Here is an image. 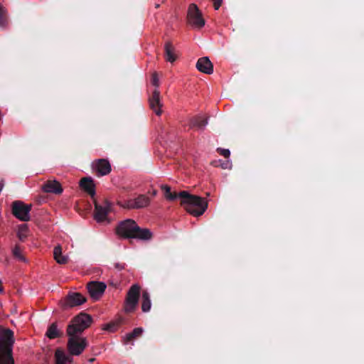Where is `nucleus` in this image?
<instances>
[{
    "mask_svg": "<svg viewBox=\"0 0 364 364\" xmlns=\"http://www.w3.org/2000/svg\"><path fill=\"white\" fill-rule=\"evenodd\" d=\"M116 232L124 238H136L141 240H149L152 232L147 228H140L133 220H125L117 225Z\"/></svg>",
    "mask_w": 364,
    "mask_h": 364,
    "instance_id": "obj_1",
    "label": "nucleus"
},
{
    "mask_svg": "<svg viewBox=\"0 0 364 364\" xmlns=\"http://www.w3.org/2000/svg\"><path fill=\"white\" fill-rule=\"evenodd\" d=\"M178 197L181 199V205L193 216L203 215L208 208V202L205 198L191 195L187 191L180 192Z\"/></svg>",
    "mask_w": 364,
    "mask_h": 364,
    "instance_id": "obj_2",
    "label": "nucleus"
},
{
    "mask_svg": "<svg viewBox=\"0 0 364 364\" xmlns=\"http://www.w3.org/2000/svg\"><path fill=\"white\" fill-rule=\"evenodd\" d=\"M14 333L0 326V364H14L12 356Z\"/></svg>",
    "mask_w": 364,
    "mask_h": 364,
    "instance_id": "obj_3",
    "label": "nucleus"
},
{
    "mask_svg": "<svg viewBox=\"0 0 364 364\" xmlns=\"http://www.w3.org/2000/svg\"><path fill=\"white\" fill-rule=\"evenodd\" d=\"M92 323V317L85 313H80L73 318L67 328V334L80 335Z\"/></svg>",
    "mask_w": 364,
    "mask_h": 364,
    "instance_id": "obj_4",
    "label": "nucleus"
},
{
    "mask_svg": "<svg viewBox=\"0 0 364 364\" xmlns=\"http://www.w3.org/2000/svg\"><path fill=\"white\" fill-rule=\"evenodd\" d=\"M67 348L70 355H80L88 346L87 338L80 335L68 334Z\"/></svg>",
    "mask_w": 364,
    "mask_h": 364,
    "instance_id": "obj_5",
    "label": "nucleus"
},
{
    "mask_svg": "<svg viewBox=\"0 0 364 364\" xmlns=\"http://www.w3.org/2000/svg\"><path fill=\"white\" fill-rule=\"evenodd\" d=\"M187 22L190 26L196 29L202 28L205 24L202 12L195 4H191L188 6Z\"/></svg>",
    "mask_w": 364,
    "mask_h": 364,
    "instance_id": "obj_6",
    "label": "nucleus"
},
{
    "mask_svg": "<svg viewBox=\"0 0 364 364\" xmlns=\"http://www.w3.org/2000/svg\"><path fill=\"white\" fill-rule=\"evenodd\" d=\"M141 287L139 284H133L129 289L124 304L126 313L134 312L138 305Z\"/></svg>",
    "mask_w": 364,
    "mask_h": 364,
    "instance_id": "obj_7",
    "label": "nucleus"
},
{
    "mask_svg": "<svg viewBox=\"0 0 364 364\" xmlns=\"http://www.w3.org/2000/svg\"><path fill=\"white\" fill-rule=\"evenodd\" d=\"M120 207L127 209H139L146 208L150 204V199L145 195H139L134 198L122 200L118 202Z\"/></svg>",
    "mask_w": 364,
    "mask_h": 364,
    "instance_id": "obj_8",
    "label": "nucleus"
},
{
    "mask_svg": "<svg viewBox=\"0 0 364 364\" xmlns=\"http://www.w3.org/2000/svg\"><path fill=\"white\" fill-rule=\"evenodd\" d=\"M31 204H25L21 200H16L12 203V213L21 221L26 222L31 218Z\"/></svg>",
    "mask_w": 364,
    "mask_h": 364,
    "instance_id": "obj_9",
    "label": "nucleus"
},
{
    "mask_svg": "<svg viewBox=\"0 0 364 364\" xmlns=\"http://www.w3.org/2000/svg\"><path fill=\"white\" fill-rule=\"evenodd\" d=\"M92 171L97 176L108 175L112 171V166L109 161L105 159H97L92 163Z\"/></svg>",
    "mask_w": 364,
    "mask_h": 364,
    "instance_id": "obj_10",
    "label": "nucleus"
},
{
    "mask_svg": "<svg viewBox=\"0 0 364 364\" xmlns=\"http://www.w3.org/2000/svg\"><path fill=\"white\" fill-rule=\"evenodd\" d=\"M86 301V298L80 293L69 294L63 301L61 305L64 309L72 308L80 306Z\"/></svg>",
    "mask_w": 364,
    "mask_h": 364,
    "instance_id": "obj_11",
    "label": "nucleus"
},
{
    "mask_svg": "<svg viewBox=\"0 0 364 364\" xmlns=\"http://www.w3.org/2000/svg\"><path fill=\"white\" fill-rule=\"evenodd\" d=\"M87 287L91 298L98 300L105 292L107 285L101 282H90L87 284Z\"/></svg>",
    "mask_w": 364,
    "mask_h": 364,
    "instance_id": "obj_12",
    "label": "nucleus"
},
{
    "mask_svg": "<svg viewBox=\"0 0 364 364\" xmlns=\"http://www.w3.org/2000/svg\"><path fill=\"white\" fill-rule=\"evenodd\" d=\"M150 108L156 115H161L162 113V103L161 101L160 92L158 89H154L151 96L149 100Z\"/></svg>",
    "mask_w": 364,
    "mask_h": 364,
    "instance_id": "obj_13",
    "label": "nucleus"
},
{
    "mask_svg": "<svg viewBox=\"0 0 364 364\" xmlns=\"http://www.w3.org/2000/svg\"><path fill=\"white\" fill-rule=\"evenodd\" d=\"M42 190L46 193L60 195L63 193V188L60 182L56 180H48L42 186Z\"/></svg>",
    "mask_w": 364,
    "mask_h": 364,
    "instance_id": "obj_14",
    "label": "nucleus"
},
{
    "mask_svg": "<svg viewBox=\"0 0 364 364\" xmlns=\"http://www.w3.org/2000/svg\"><path fill=\"white\" fill-rule=\"evenodd\" d=\"M109 210L110 205L108 203H105L103 205L95 204V219L99 223L106 220Z\"/></svg>",
    "mask_w": 364,
    "mask_h": 364,
    "instance_id": "obj_15",
    "label": "nucleus"
},
{
    "mask_svg": "<svg viewBox=\"0 0 364 364\" xmlns=\"http://www.w3.org/2000/svg\"><path fill=\"white\" fill-rule=\"evenodd\" d=\"M197 69L203 73L211 74L213 72V65L208 57H203L198 60Z\"/></svg>",
    "mask_w": 364,
    "mask_h": 364,
    "instance_id": "obj_16",
    "label": "nucleus"
},
{
    "mask_svg": "<svg viewBox=\"0 0 364 364\" xmlns=\"http://www.w3.org/2000/svg\"><path fill=\"white\" fill-rule=\"evenodd\" d=\"M54 357L55 364H73L72 355L67 354L63 349H56Z\"/></svg>",
    "mask_w": 364,
    "mask_h": 364,
    "instance_id": "obj_17",
    "label": "nucleus"
},
{
    "mask_svg": "<svg viewBox=\"0 0 364 364\" xmlns=\"http://www.w3.org/2000/svg\"><path fill=\"white\" fill-rule=\"evenodd\" d=\"M80 186L82 189L86 191L91 196L95 194V186L94 181L90 177H85L80 180Z\"/></svg>",
    "mask_w": 364,
    "mask_h": 364,
    "instance_id": "obj_18",
    "label": "nucleus"
},
{
    "mask_svg": "<svg viewBox=\"0 0 364 364\" xmlns=\"http://www.w3.org/2000/svg\"><path fill=\"white\" fill-rule=\"evenodd\" d=\"M53 257L56 262L59 264H65L69 261L68 256L63 255L62 247L60 245H57L54 247Z\"/></svg>",
    "mask_w": 364,
    "mask_h": 364,
    "instance_id": "obj_19",
    "label": "nucleus"
},
{
    "mask_svg": "<svg viewBox=\"0 0 364 364\" xmlns=\"http://www.w3.org/2000/svg\"><path fill=\"white\" fill-rule=\"evenodd\" d=\"M165 57L167 61L173 63L176 60V55L175 53V49L170 43L165 44Z\"/></svg>",
    "mask_w": 364,
    "mask_h": 364,
    "instance_id": "obj_20",
    "label": "nucleus"
},
{
    "mask_svg": "<svg viewBox=\"0 0 364 364\" xmlns=\"http://www.w3.org/2000/svg\"><path fill=\"white\" fill-rule=\"evenodd\" d=\"M151 307L150 296L147 291H144L141 296V310L143 312H148Z\"/></svg>",
    "mask_w": 364,
    "mask_h": 364,
    "instance_id": "obj_21",
    "label": "nucleus"
},
{
    "mask_svg": "<svg viewBox=\"0 0 364 364\" xmlns=\"http://www.w3.org/2000/svg\"><path fill=\"white\" fill-rule=\"evenodd\" d=\"M143 333V328H134L131 333H127L123 339L124 341V343H127L133 339L140 336Z\"/></svg>",
    "mask_w": 364,
    "mask_h": 364,
    "instance_id": "obj_22",
    "label": "nucleus"
},
{
    "mask_svg": "<svg viewBox=\"0 0 364 364\" xmlns=\"http://www.w3.org/2000/svg\"><path fill=\"white\" fill-rule=\"evenodd\" d=\"M28 227L26 224H22L18 228L17 236L21 240H25L28 235Z\"/></svg>",
    "mask_w": 364,
    "mask_h": 364,
    "instance_id": "obj_23",
    "label": "nucleus"
},
{
    "mask_svg": "<svg viewBox=\"0 0 364 364\" xmlns=\"http://www.w3.org/2000/svg\"><path fill=\"white\" fill-rule=\"evenodd\" d=\"M161 189L164 192L165 197L167 200H173L178 197V194L177 195L175 193L171 192V188L167 185H161Z\"/></svg>",
    "mask_w": 364,
    "mask_h": 364,
    "instance_id": "obj_24",
    "label": "nucleus"
},
{
    "mask_svg": "<svg viewBox=\"0 0 364 364\" xmlns=\"http://www.w3.org/2000/svg\"><path fill=\"white\" fill-rule=\"evenodd\" d=\"M46 336L50 339L55 338L60 336L59 331L55 323H53L49 326L46 332Z\"/></svg>",
    "mask_w": 364,
    "mask_h": 364,
    "instance_id": "obj_25",
    "label": "nucleus"
},
{
    "mask_svg": "<svg viewBox=\"0 0 364 364\" xmlns=\"http://www.w3.org/2000/svg\"><path fill=\"white\" fill-rule=\"evenodd\" d=\"M12 252H13V255H14V257L16 259H17L19 261H21L23 262H27V259L23 256V253H22V251H21V250L20 249V247L18 246H16L13 249Z\"/></svg>",
    "mask_w": 364,
    "mask_h": 364,
    "instance_id": "obj_26",
    "label": "nucleus"
},
{
    "mask_svg": "<svg viewBox=\"0 0 364 364\" xmlns=\"http://www.w3.org/2000/svg\"><path fill=\"white\" fill-rule=\"evenodd\" d=\"M6 9L0 4V26L5 27L7 24L6 19Z\"/></svg>",
    "mask_w": 364,
    "mask_h": 364,
    "instance_id": "obj_27",
    "label": "nucleus"
},
{
    "mask_svg": "<svg viewBox=\"0 0 364 364\" xmlns=\"http://www.w3.org/2000/svg\"><path fill=\"white\" fill-rule=\"evenodd\" d=\"M208 123L206 119H203L200 122H198L197 119H194L192 121V126L197 127L198 128H203Z\"/></svg>",
    "mask_w": 364,
    "mask_h": 364,
    "instance_id": "obj_28",
    "label": "nucleus"
},
{
    "mask_svg": "<svg viewBox=\"0 0 364 364\" xmlns=\"http://www.w3.org/2000/svg\"><path fill=\"white\" fill-rule=\"evenodd\" d=\"M151 83L155 87V89H158L159 86V79L158 77V75L156 73H154L152 74L151 77Z\"/></svg>",
    "mask_w": 364,
    "mask_h": 364,
    "instance_id": "obj_29",
    "label": "nucleus"
},
{
    "mask_svg": "<svg viewBox=\"0 0 364 364\" xmlns=\"http://www.w3.org/2000/svg\"><path fill=\"white\" fill-rule=\"evenodd\" d=\"M217 151L227 159H228L230 156V151L229 149H227L218 148Z\"/></svg>",
    "mask_w": 364,
    "mask_h": 364,
    "instance_id": "obj_30",
    "label": "nucleus"
},
{
    "mask_svg": "<svg viewBox=\"0 0 364 364\" xmlns=\"http://www.w3.org/2000/svg\"><path fill=\"white\" fill-rule=\"evenodd\" d=\"M114 327L115 326L114 324L107 323V324H105L102 328H103V330H105V331H114Z\"/></svg>",
    "mask_w": 364,
    "mask_h": 364,
    "instance_id": "obj_31",
    "label": "nucleus"
},
{
    "mask_svg": "<svg viewBox=\"0 0 364 364\" xmlns=\"http://www.w3.org/2000/svg\"><path fill=\"white\" fill-rule=\"evenodd\" d=\"M212 1H213L214 8L215 10H218L220 7V6L223 3V0H212Z\"/></svg>",
    "mask_w": 364,
    "mask_h": 364,
    "instance_id": "obj_32",
    "label": "nucleus"
},
{
    "mask_svg": "<svg viewBox=\"0 0 364 364\" xmlns=\"http://www.w3.org/2000/svg\"><path fill=\"white\" fill-rule=\"evenodd\" d=\"M231 166H232L231 161H229V160H228L226 162H225L223 164H221V166L223 168H230Z\"/></svg>",
    "mask_w": 364,
    "mask_h": 364,
    "instance_id": "obj_33",
    "label": "nucleus"
},
{
    "mask_svg": "<svg viewBox=\"0 0 364 364\" xmlns=\"http://www.w3.org/2000/svg\"><path fill=\"white\" fill-rule=\"evenodd\" d=\"M114 267L116 269H117L119 270H122V269H124L125 264L124 263H116L114 264Z\"/></svg>",
    "mask_w": 364,
    "mask_h": 364,
    "instance_id": "obj_34",
    "label": "nucleus"
},
{
    "mask_svg": "<svg viewBox=\"0 0 364 364\" xmlns=\"http://www.w3.org/2000/svg\"><path fill=\"white\" fill-rule=\"evenodd\" d=\"M3 292H4V288L2 287V282L0 279V293H3Z\"/></svg>",
    "mask_w": 364,
    "mask_h": 364,
    "instance_id": "obj_35",
    "label": "nucleus"
},
{
    "mask_svg": "<svg viewBox=\"0 0 364 364\" xmlns=\"http://www.w3.org/2000/svg\"><path fill=\"white\" fill-rule=\"evenodd\" d=\"M151 194H152L153 196H155L157 194V191L156 190H153L152 192H151Z\"/></svg>",
    "mask_w": 364,
    "mask_h": 364,
    "instance_id": "obj_36",
    "label": "nucleus"
},
{
    "mask_svg": "<svg viewBox=\"0 0 364 364\" xmlns=\"http://www.w3.org/2000/svg\"><path fill=\"white\" fill-rule=\"evenodd\" d=\"M94 360H95V358H90V359L89 360V362L92 363V362H93Z\"/></svg>",
    "mask_w": 364,
    "mask_h": 364,
    "instance_id": "obj_37",
    "label": "nucleus"
}]
</instances>
